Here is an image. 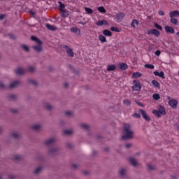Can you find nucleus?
I'll list each match as a JSON object with an SVG mask.
<instances>
[{
    "mask_svg": "<svg viewBox=\"0 0 179 179\" xmlns=\"http://www.w3.org/2000/svg\"><path fill=\"white\" fill-rule=\"evenodd\" d=\"M65 115H72V112H71V111H66L65 112Z\"/></svg>",
    "mask_w": 179,
    "mask_h": 179,
    "instance_id": "nucleus-53",
    "label": "nucleus"
},
{
    "mask_svg": "<svg viewBox=\"0 0 179 179\" xmlns=\"http://www.w3.org/2000/svg\"><path fill=\"white\" fill-rule=\"evenodd\" d=\"M11 111H12L13 113H17V110H15V109L11 110Z\"/></svg>",
    "mask_w": 179,
    "mask_h": 179,
    "instance_id": "nucleus-64",
    "label": "nucleus"
},
{
    "mask_svg": "<svg viewBox=\"0 0 179 179\" xmlns=\"http://www.w3.org/2000/svg\"><path fill=\"white\" fill-rule=\"evenodd\" d=\"M131 146V143H127L125 145V148H127V149H129V148Z\"/></svg>",
    "mask_w": 179,
    "mask_h": 179,
    "instance_id": "nucleus-56",
    "label": "nucleus"
},
{
    "mask_svg": "<svg viewBox=\"0 0 179 179\" xmlns=\"http://www.w3.org/2000/svg\"><path fill=\"white\" fill-rule=\"evenodd\" d=\"M96 26H108V22L103 20H99L97 22H96Z\"/></svg>",
    "mask_w": 179,
    "mask_h": 179,
    "instance_id": "nucleus-11",
    "label": "nucleus"
},
{
    "mask_svg": "<svg viewBox=\"0 0 179 179\" xmlns=\"http://www.w3.org/2000/svg\"><path fill=\"white\" fill-rule=\"evenodd\" d=\"M147 167H148V170H155V166H153V165L148 164Z\"/></svg>",
    "mask_w": 179,
    "mask_h": 179,
    "instance_id": "nucleus-44",
    "label": "nucleus"
},
{
    "mask_svg": "<svg viewBox=\"0 0 179 179\" xmlns=\"http://www.w3.org/2000/svg\"><path fill=\"white\" fill-rule=\"evenodd\" d=\"M159 78H162V79H166V77H164V72L160 71L159 76Z\"/></svg>",
    "mask_w": 179,
    "mask_h": 179,
    "instance_id": "nucleus-43",
    "label": "nucleus"
},
{
    "mask_svg": "<svg viewBox=\"0 0 179 179\" xmlns=\"http://www.w3.org/2000/svg\"><path fill=\"white\" fill-rule=\"evenodd\" d=\"M123 131L125 132V135L122 136V141L134 138V131L131 130V125L129 124L125 123L124 124Z\"/></svg>",
    "mask_w": 179,
    "mask_h": 179,
    "instance_id": "nucleus-1",
    "label": "nucleus"
},
{
    "mask_svg": "<svg viewBox=\"0 0 179 179\" xmlns=\"http://www.w3.org/2000/svg\"><path fill=\"white\" fill-rule=\"evenodd\" d=\"M61 13L62 17H68L69 16V11L64 9H59Z\"/></svg>",
    "mask_w": 179,
    "mask_h": 179,
    "instance_id": "nucleus-8",
    "label": "nucleus"
},
{
    "mask_svg": "<svg viewBox=\"0 0 179 179\" xmlns=\"http://www.w3.org/2000/svg\"><path fill=\"white\" fill-rule=\"evenodd\" d=\"M29 72H34V67L30 66L29 68Z\"/></svg>",
    "mask_w": 179,
    "mask_h": 179,
    "instance_id": "nucleus-52",
    "label": "nucleus"
},
{
    "mask_svg": "<svg viewBox=\"0 0 179 179\" xmlns=\"http://www.w3.org/2000/svg\"><path fill=\"white\" fill-rule=\"evenodd\" d=\"M78 30H79V29L75 27H73L71 28V31L72 33H78Z\"/></svg>",
    "mask_w": 179,
    "mask_h": 179,
    "instance_id": "nucleus-40",
    "label": "nucleus"
},
{
    "mask_svg": "<svg viewBox=\"0 0 179 179\" xmlns=\"http://www.w3.org/2000/svg\"><path fill=\"white\" fill-rule=\"evenodd\" d=\"M169 105L171 108L176 109L177 108V106H178V101L177 99H171L169 101Z\"/></svg>",
    "mask_w": 179,
    "mask_h": 179,
    "instance_id": "nucleus-4",
    "label": "nucleus"
},
{
    "mask_svg": "<svg viewBox=\"0 0 179 179\" xmlns=\"http://www.w3.org/2000/svg\"><path fill=\"white\" fill-rule=\"evenodd\" d=\"M20 84V82L14 81V82L11 83L9 86H10V89H13V88L16 87V86L19 85Z\"/></svg>",
    "mask_w": 179,
    "mask_h": 179,
    "instance_id": "nucleus-19",
    "label": "nucleus"
},
{
    "mask_svg": "<svg viewBox=\"0 0 179 179\" xmlns=\"http://www.w3.org/2000/svg\"><path fill=\"white\" fill-rule=\"evenodd\" d=\"M34 50L36 51V52H40L41 50H43V48L41 47V44H39V45H35L33 46Z\"/></svg>",
    "mask_w": 179,
    "mask_h": 179,
    "instance_id": "nucleus-23",
    "label": "nucleus"
},
{
    "mask_svg": "<svg viewBox=\"0 0 179 179\" xmlns=\"http://www.w3.org/2000/svg\"><path fill=\"white\" fill-rule=\"evenodd\" d=\"M164 29L166 33H169V34H174V33H176V30H174V28H173V27L165 26Z\"/></svg>",
    "mask_w": 179,
    "mask_h": 179,
    "instance_id": "nucleus-7",
    "label": "nucleus"
},
{
    "mask_svg": "<svg viewBox=\"0 0 179 179\" xmlns=\"http://www.w3.org/2000/svg\"><path fill=\"white\" fill-rule=\"evenodd\" d=\"M132 117H135L136 118H141V114L139 113H134Z\"/></svg>",
    "mask_w": 179,
    "mask_h": 179,
    "instance_id": "nucleus-45",
    "label": "nucleus"
},
{
    "mask_svg": "<svg viewBox=\"0 0 179 179\" xmlns=\"http://www.w3.org/2000/svg\"><path fill=\"white\" fill-rule=\"evenodd\" d=\"M54 142H55V139L54 138H50L49 140H47L45 142V145H47V146H50L51 145H52V143H54Z\"/></svg>",
    "mask_w": 179,
    "mask_h": 179,
    "instance_id": "nucleus-21",
    "label": "nucleus"
},
{
    "mask_svg": "<svg viewBox=\"0 0 179 179\" xmlns=\"http://www.w3.org/2000/svg\"><path fill=\"white\" fill-rule=\"evenodd\" d=\"M84 9H85V12H87V13L88 15L93 14V10L92 8H87V7H85Z\"/></svg>",
    "mask_w": 179,
    "mask_h": 179,
    "instance_id": "nucleus-28",
    "label": "nucleus"
},
{
    "mask_svg": "<svg viewBox=\"0 0 179 179\" xmlns=\"http://www.w3.org/2000/svg\"><path fill=\"white\" fill-rule=\"evenodd\" d=\"M110 30H111V31H115V33H120V31H120V29L118 28H117L115 27H111L110 28Z\"/></svg>",
    "mask_w": 179,
    "mask_h": 179,
    "instance_id": "nucleus-33",
    "label": "nucleus"
},
{
    "mask_svg": "<svg viewBox=\"0 0 179 179\" xmlns=\"http://www.w3.org/2000/svg\"><path fill=\"white\" fill-rule=\"evenodd\" d=\"M98 10L101 13H106V12H107V10H106V8H104V7H103V6L99 7Z\"/></svg>",
    "mask_w": 179,
    "mask_h": 179,
    "instance_id": "nucleus-32",
    "label": "nucleus"
},
{
    "mask_svg": "<svg viewBox=\"0 0 179 179\" xmlns=\"http://www.w3.org/2000/svg\"><path fill=\"white\" fill-rule=\"evenodd\" d=\"M135 24H136L138 26V24H139V21H138V20L134 19L132 20L131 23V27H134L135 29L136 26Z\"/></svg>",
    "mask_w": 179,
    "mask_h": 179,
    "instance_id": "nucleus-26",
    "label": "nucleus"
},
{
    "mask_svg": "<svg viewBox=\"0 0 179 179\" xmlns=\"http://www.w3.org/2000/svg\"><path fill=\"white\" fill-rule=\"evenodd\" d=\"M133 83H134V85L132 87V90L134 92H141L142 90V84H141V82L134 80Z\"/></svg>",
    "mask_w": 179,
    "mask_h": 179,
    "instance_id": "nucleus-3",
    "label": "nucleus"
},
{
    "mask_svg": "<svg viewBox=\"0 0 179 179\" xmlns=\"http://www.w3.org/2000/svg\"><path fill=\"white\" fill-rule=\"evenodd\" d=\"M20 159H22V156L20 155H15L14 157V160H20Z\"/></svg>",
    "mask_w": 179,
    "mask_h": 179,
    "instance_id": "nucleus-49",
    "label": "nucleus"
},
{
    "mask_svg": "<svg viewBox=\"0 0 179 179\" xmlns=\"http://www.w3.org/2000/svg\"><path fill=\"white\" fill-rule=\"evenodd\" d=\"M148 34H154L156 37H159V36H160V31L157 29H152L148 31Z\"/></svg>",
    "mask_w": 179,
    "mask_h": 179,
    "instance_id": "nucleus-9",
    "label": "nucleus"
},
{
    "mask_svg": "<svg viewBox=\"0 0 179 179\" xmlns=\"http://www.w3.org/2000/svg\"><path fill=\"white\" fill-rule=\"evenodd\" d=\"M144 67L147 68V69H155V65L153 64H147L144 65Z\"/></svg>",
    "mask_w": 179,
    "mask_h": 179,
    "instance_id": "nucleus-29",
    "label": "nucleus"
},
{
    "mask_svg": "<svg viewBox=\"0 0 179 179\" xmlns=\"http://www.w3.org/2000/svg\"><path fill=\"white\" fill-rule=\"evenodd\" d=\"M155 54L157 57H159L160 54H162V52L160 50H157L155 51Z\"/></svg>",
    "mask_w": 179,
    "mask_h": 179,
    "instance_id": "nucleus-50",
    "label": "nucleus"
},
{
    "mask_svg": "<svg viewBox=\"0 0 179 179\" xmlns=\"http://www.w3.org/2000/svg\"><path fill=\"white\" fill-rule=\"evenodd\" d=\"M155 27L158 29V30H163V27L157 23H155Z\"/></svg>",
    "mask_w": 179,
    "mask_h": 179,
    "instance_id": "nucleus-41",
    "label": "nucleus"
},
{
    "mask_svg": "<svg viewBox=\"0 0 179 179\" xmlns=\"http://www.w3.org/2000/svg\"><path fill=\"white\" fill-rule=\"evenodd\" d=\"M80 127H81V128H83V129H85V131H89V129H90L89 125H87L86 124H81Z\"/></svg>",
    "mask_w": 179,
    "mask_h": 179,
    "instance_id": "nucleus-30",
    "label": "nucleus"
},
{
    "mask_svg": "<svg viewBox=\"0 0 179 179\" xmlns=\"http://www.w3.org/2000/svg\"><path fill=\"white\" fill-rule=\"evenodd\" d=\"M13 138H14L15 139H17L19 138V136H20V135L18 133H13L12 134Z\"/></svg>",
    "mask_w": 179,
    "mask_h": 179,
    "instance_id": "nucleus-42",
    "label": "nucleus"
},
{
    "mask_svg": "<svg viewBox=\"0 0 179 179\" xmlns=\"http://www.w3.org/2000/svg\"><path fill=\"white\" fill-rule=\"evenodd\" d=\"M63 48H64V50H66V53L68 54V55H69V57H73V50L69 48V45H64Z\"/></svg>",
    "mask_w": 179,
    "mask_h": 179,
    "instance_id": "nucleus-6",
    "label": "nucleus"
},
{
    "mask_svg": "<svg viewBox=\"0 0 179 179\" xmlns=\"http://www.w3.org/2000/svg\"><path fill=\"white\" fill-rule=\"evenodd\" d=\"M28 82L29 83H31L32 85H34V86H37L38 85L37 81L36 80H29Z\"/></svg>",
    "mask_w": 179,
    "mask_h": 179,
    "instance_id": "nucleus-39",
    "label": "nucleus"
},
{
    "mask_svg": "<svg viewBox=\"0 0 179 179\" xmlns=\"http://www.w3.org/2000/svg\"><path fill=\"white\" fill-rule=\"evenodd\" d=\"M9 178L10 179H13V178H15V176H13V175H10V176H9Z\"/></svg>",
    "mask_w": 179,
    "mask_h": 179,
    "instance_id": "nucleus-62",
    "label": "nucleus"
},
{
    "mask_svg": "<svg viewBox=\"0 0 179 179\" xmlns=\"http://www.w3.org/2000/svg\"><path fill=\"white\" fill-rule=\"evenodd\" d=\"M22 47L23 50H24L25 51L29 52V47L27 45H22Z\"/></svg>",
    "mask_w": 179,
    "mask_h": 179,
    "instance_id": "nucleus-48",
    "label": "nucleus"
},
{
    "mask_svg": "<svg viewBox=\"0 0 179 179\" xmlns=\"http://www.w3.org/2000/svg\"><path fill=\"white\" fill-rule=\"evenodd\" d=\"M170 17H179V11L173 10L169 13Z\"/></svg>",
    "mask_w": 179,
    "mask_h": 179,
    "instance_id": "nucleus-10",
    "label": "nucleus"
},
{
    "mask_svg": "<svg viewBox=\"0 0 179 179\" xmlns=\"http://www.w3.org/2000/svg\"><path fill=\"white\" fill-rule=\"evenodd\" d=\"M41 170H43V167L39 166L38 168H37L36 169H35L34 173H35V174H38V173H40V172L41 171Z\"/></svg>",
    "mask_w": 179,
    "mask_h": 179,
    "instance_id": "nucleus-36",
    "label": "nucleus"
},
{
    "mask_svg": "<svg viewBox=\"0 0 179 179\" xmlns=\"http://www.w3.org/2000/svg\"><path fill=\"white\" fill-rule=\"evenodd\" d=\"M57 3L59 5V9H65V4H64L61 1H58Z\"/></svg>",
    "mask_w": 179,
    "mask_h": 179,
    "instance_id": "nucleus-35",
    "label": "nucleus"
},
{
    "mask_svg": "<svg viewBox=\"0 0 179 179\" xmlns=\"http://www.w3.org/2000/svg\"><path fill=\"white\" fill-rule=\"evenodd\" d=\"M72 130H64V135H71V134H72Z\"/></svg>",
    "mask_w": 179,
    "mask_h": 179,
    "instance_id": "nucleus-38",
    "label": "nucleus"
},
{
    "mask_svg": "<svg viewBox=\"0 0 179 179\" xmlns=\"http://www.w3.org/2000/svg\"><path fill=\"white\" fill-rule=\"evenodd\" d=\"M117 69V66L114 64H109L107 66V71L110 72V71H115Z\"/></svg>",
    "mask_w": 179,
    "mask_h": 179,
    "instance_id": "nucleus-14",
    "label": "nucleus"
},
{
    "mask_svg": "<svg viewBox=\"0 0 179 179\" xmlns=\"http://www.w3.org/2000/svg\"><path fill=\"white\" fill-rule=\"evenodd\" d=\"M124 104H125V106H131V101L129 100H124L123 101Z\"/></svg>",
    "mask_w": 179,
    "mask_h": 179,
    "instance_id": "nucleus-37",
    "label": "nucleus"
},
{
    "mask_svg": "<svg viewBox=\"0 0 179 179\" xmlns=\"http://www.w3.org/2000/svg\"><path fill=\"white\" fill-rule=\"evenodd\" d=\"M152 98L154 99V100H160V94H152Z\"/></svg>",
    "mask_w": 179,
    "mask_h": 179,
    "instance_id": "nucleus-34",
    "label": "nucleus"
},
{
    "mask_svg": "<svg viewBox=\"0 0 179 179\" xmlns=\"http://www.w3.org/2000/svg\"><path fill=\"white\" fill-rule=\"evenodd\" d=\"M31 40H32V41H36L38 44H41V41H40V39H38L36 36H32L31 37Z\"/></svg>",
    "mask_w": 179,
    "mask_h": 179,
    "instance_id": "nucleus-27",
    "label": "nucleus"
},
{
    "mask_svg": "<svg viewBox=\"0 0 179 179\" xmlns=\"http://www.w3.org/2000/svg\"><path fill=\"white\" fill-rule=\"evenodd\" d=\"M0 87H1V89H5V85H3V83H0Z\"/></svg>",
    "mask_w": 179,
    "mask_h": 179,
    "instance_id": "nucleus-58",
    "label": "nucleus"
},
{
    "mask_svg": "<svg viewBox=\"0 0 179 179\" xmlns=\"http://www.w3.org/2000/svg\"><path fill=\"white\" fill-rule=\"evenodd\" d=\"M120 69H122V71H127L128 69V65L125 63H120L119 64Z\"/></svg>",
    "mask_w": 179,
    "mask_h": 179,
    "instance_id": "nucleus-13",
    "label": "nucleus"
},
{
    "mask_svg": "<svg viewBox=\"0 0 179 179\" xmlns=\"http://www.w3.org/2000/svg\"><path fill=\"white\" fill-rule=\"evenodd\" d=\"M151 83L154 86V87H157V89H160V83H159L157 80H152Z\"/></svg>",
    "mask_w": 179,
    "mask_h": 179,
    "instance_id": "nucleus-16",
    "label": "nucleus"
},
{
    "mask_svg": "<svg viewBox=\"0 0 179 179\" xmlns=\"http://www.w3.org/2000/svg\"><path fill=\"white\" fill-rule=\"evenodd\" d=\"M3 19H5V15L0 14V20H3Z\"/></svg>",
    "mask_w": 179,
    "mask_h": 179,
    "instance_id": "nucleus-54",
    "label": "nucleus"
},
{
    "mask_svg": "<svg viewBox=\"0 0 179 179\" xmlns=\"http://www.w3.org/2000/svg\"><path fill=\"white\" fill-rule=\"evenodd\" d=\"M124 17H125V14L124 13H120L115 15V19H117V20L121 21Z\"/></svg>",
    "mask_w": 179,
    "mask_h": 179,
    "instance_id": "nucleus-12",
    "label": "nucleus"
},
{
    "mask_svg": "<svg viewBox=\"0 0 179 179\" xmlns=\"http://www.w3.org/2000/svg\"><path fill=\"white\" fill-rule=\"evenodd\" d=\"M46 27L48 30H51L52 31H55V30H57V27H55V25L46 24Z\"/></svg>",
    "mask_w": 179,
    "mask_h": 179,
    "instance_id": "nucleus-15",
    "label": "nucleus"
},
{
    "mask_svg": "<svg viewBox=\"0 0 179 179\" xmlns=\"http://www.w3.org/2000/svg\"><path fill=\"white\" fill-rule=\"evenodd\" d=\"M139 112L141 113L142 117L143 119H145V121H150L151 118L148 115V113H146V110L143 109H140Z\"/></svg>",
    "mask_w": 179,
    "mask_h": 179,
    "instance_id": "nucleus-5",
    "label": "nucleus"
},
{
    "mask_svg": "<svg viewBox=\"0 0 179 179\" xmlns=\"http://www.w3.org/2000/svg\"><path fill=\"white\" fill-rule=\"evenodd\" d=\"M129 162L130 164H131V166H134V167H136V166H138V162H136V161L134 158H130L129 159Z\"/></svg>",
    "mask_w": 179,
    "mask_h": 179,
    "instance_id": "nucleus-17",
    "label": "nucleus"
},
{
    "mask_svg": "<svg viewBox=\"0 0 179 179\" xmlns=\"http://www.w3.org/2000/svg\"><path fill=\"white\" fill-rule=\"evenodd\" d=\"M98 38L101 43H107V38H106V36L103 35H99Z\"/></svg>",
    "mask_w": 179,
    "mask_h": 179,
    "instance_id": "nucleus-25",
    "label": "nucleus"
},
{
    "mask_svg": "<svg viewBox=\"0 0 179 179\" xmlns=\"http://www.w3.org/2000/svg\"><path fill=\"white\" fill-rule=\"evenodd\" d=\"M142 76V73L139 72L133 73L132 78L133 79H138V78H141Z\"/></svg>",
    "mask_w": 179,
    "mask_h": 179,
    "instance_id": "nucleus-22",
    "label": "nucleus"
},
{
    "mask_svg": "<svg viewBox=\"0 0 179 179\" xmlns=\"http://www.w3.org/2000/svg\"><path fill=\"white\" fill-rule=\"evenodd\" d=\"M10 99H11V100H15L16 99V95L15 94L10 95Z\"/></svg>",
    "mask_w": 179,
    "mask_h": 179,
    "instance_id": "nucleus-51",
    "label": "nucleus"
},
{
    "mask_svg": "<svg viewBox=\"0 0 179 179\" xmlns=\"http://www.w3.org/2000/svg\"><path fill=\"white\" fill-rule=\"evenodd\" d=\"M9 37H10V38L15 39V36L12 34H9Z\"/></svg>",
    "mask_w": 179,
    "mask_h": 179,
    "instance_id": "nucleus-59",
    "label": "nucleus"
},
{
    "mask_svg": "<svg viewBox=\"0 0 179 179\" xmlns=\"http://www.w3.org/2000/svg\"><path fill=\"white\" fill-rule=\"evenodd\" d=\"M120 176H125V169H122L120 171Z\"/></svg>",
    "mask_w": 179,
    "mask_h": 179,
    "instance_id": "nucleus-47",
    "label": "nucleus"
},
{
    "mask_svg": "<svg viewBox=\"0 0 179 179\" xmlns=\"http://www.w3.org/2000/svg\"><path fill=\"white\" fill-rule=\"evenodd\" d=\"M153 73H154L155 76H159V71H154Z\"/></svg>",
    "mask_w": 179,
    "mask_h": 179,
    "instance_id": "nucleus-57",
    "label": "nucleus"
},
{
    "mask_svg": "<svg viewBox=\"0 0 179 179\" xmlns=\"http://www.w3.org/2000/svg\"><path fill=\"white\" fill-rule=\"evenodd\" d=\"M45 108H46L47 110H51V108H52V106H51V104L47 103V104L45 105Z\"/></svg>",
    "mask_w": 179,
    "mask_h": 179,
    "instance_id": "nucleus-46",
    "label": "nucleus"
},
{
    "mask_svg": "<svg viewBox=\"0 0 179 179\" xmlns=\"http://www.w3.org/2000/svg\"><path fill=\"white\" fill-rule=\"evenodd\" d=\"M73 169H78V165L73 164Z\"/></svg>",
    "mask_w": 179,
    "mask_h": 179,
    "instance_id": "nucleus-61",
    "label": "nucleus"
},
{
    "mask_svg": "<svg viewBox=\"0 0 179 179\" xmlns=\"http://www.w3.org/2000/svg\"><path fill=\"white\" fill-rule=\"evenodd\" d=\"M170 22L173 24H175V26H178V20H177V18L171 17Z\"/></svg>",
    "mask_w": 179,
    "mask_h": 179,
    "instance_id": "nucleus-24",
    "label": "nucleus"
},
{
    "mask_svg": "<svg viewBox=\"0 0 179 179\" xmlns=\"http://www.w3.org/2000/svg\"><path fill=\"white\" fill-rule=\"evenodd\" d=\"M137 104L140 106V107H143V103L141 102H138Z\"/></svg>",
    "mask_w": 179,
    "mask_h": 179,
    "instance_id": "nucleus-60",
    "label": "nucleus"
},
{
    "mask_svg": "<svg viewBox=\"0 0 179 179\" xmlns=\"http://www.w3.org/2000/svg\"><path fill=\"white\" fill-rule=\"evenodd\" d=\"M24 72H25L24 69H23L22 68H18L17 69L15 73L17 75H24Z\"/></svg>",
    "mask_w": 179,
    "mask_h": 179,
    "instance_id": "nucleus-18",
    "label": "nucleus"
},
{
    "mask_svg": "<svg viewBox=\"0 0 179 179\" xmlns=\"http://www.w3.org/2000/svg\"><path fill=\"white\" fill-rule=\"evenodd\" d=\"M159 15L160 16H164V13L163 12V10H159Z\"/></svg>",
    "mask_w": 179,
    "mask_h": 179,
    "instance_id": "nucleus-55",
    "label": "nucleus"
},
{
    "mask_svg": "<svg viewBox=\"0 0 179 179\" xmlns=\"http://www.w3.org/2000/svg\"><path fill=\"white\" fill-rule=\"evenodd\" d=\"M64 86H65V87H69V84L65 83V84H64Z\"/></svg>",
    "mask_w": 179,
    "mask_h": 179,
    "instance_id": "nucleus-63",
    "label": "nucleus"
},
{
    "mask_svg": "<svg viewBox=\"0 0 179 179\" xmlns=\"http://www.w3.org/2000/svg\"><path fill=\"white\" fill-rule=\"evenodd\" d=\"M103 34L104 36H108V37H111V36H113V33H111V32L110 31V30H108V29H105V30H103Z\"/></svg>",
    "mask_w": 179,
    "mask_h": 179,
    "instance_id": "nucleus-20",
    "label": "nucleus"
},
{
    "mask_svg": "<svg viewBox=\"0 0 179 179\" xmlns=\"http://www.w3.org/2000/svg\"><path fill=\"white\" fill-rule=\"evenodd\" d=\"M152 114L155 117H157V118H160L162 115H166V109L164 108V106L162 105H159L157 106V110H153Z\"/></svg>",
    "mask_w": 179,
    "mask_h": 179,
    "instance_id": "nucleus-2",
    "label": "nucleus"
},
{
    "mask_svg": "<svg viewBox=\"0 0 179 179\" xmlns=\"http://www.w3.org/2000/svg\"><path fill=\"white\" fill-rule=\"evenodd\" d=\"M31 128L34 131H38V129H40V128H41V126L40 124H35V125L32 126Z\"/></svg>",
    "mask_w": 179,
    "mask_h": 179,
    "instance_id": "nucleus-31",
    "label": "nucleus"
}]
</instances>
